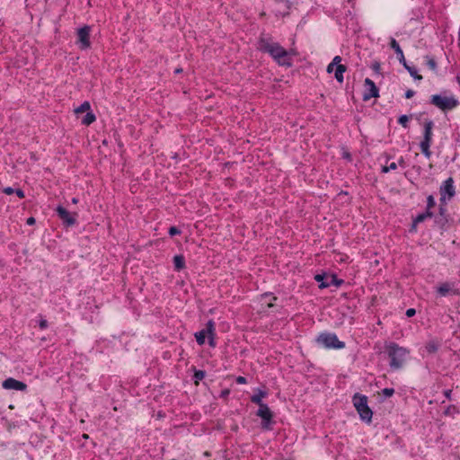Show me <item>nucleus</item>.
<instances>
[{
	"instance_id": "f257e3e1",
	"label": "nucleus",
	"mask_w": 460,
	"mask_h": 460,
	"mask_svg": "<svg viewBox=\"0 0 460 460\" xmlns=\"http://www.w3.org/2000/svg\"><path fill=\"white\" fill-rule=\"evenodd\" d=\"M259 49L269 53L279 66H292L290 53L278 42H274L270 39L261 38L259 41Z\"/></svg>"
},
{
	"instance_id": "f03ea898",
	"label": "nucleus",
	"mask_w": 460,
	"mask_h": 460,
	"mask_svg": "<svg viewBox=\"0 0 460 460\" xmlns=\"http://www.w3.org/2000/svg\"><path fill=\"white\" fill-rule=\"evenodd\" d=\"M385 349L390 358V367L393 369H400L402 367L409 350L406 348L401 347L394 342H390L385 345Z\"/></svg>"
},
{
	"instance_id": "7ed1b4c3",
	"label": "nucleus",
	"mask_w": 460,
	"mask_h": 460,
	"mask_svg": "<svg viewBox=\"0 0 460 460\" xmlns=\"http://www.w3.org/2000/svg\"><path fill=\"white\" fill-rule=\"evenodd\" d=\"M353 404L356 410L358 411V414L360 415V418L363 420L370 422L373 412L371 409L367 406V397L365 395L356 394L353 396Z\"/></svg>"
},
{
	"instance_id": "20e7f679",
	"label": "nucleus",
	"mask_w": 460,
	"mask_h": 460,
	"mask_svg": "<svg viewBox=\"0 0 460 460\" xmlns=\"http://www.w3.org/2000/svg\"><path fill=\"white\" fill-rule=\"evenodd\" d=\"M430 102L443 111H451L459 105V102L454 96L438 94L432 95Z\"/></svg>"
},
{
	"instance_id": "39448f33",
	"label": "nucleus",
	"mask_w": 460,
	"mask_h": 460,
	"mask_svg": "<svg viewBox=\"0 0 460 460\" xmlns=\"http://www.w3.org/2000/svg\"><path fill=\"white\" fill-rule=\"evenodd\" d=\"M316 341L326 349H343L345 347V343L340 341L334 333H321Z\"/></svg>"
},
{
	"instance_id": "423d86ee",
	"label": "nucleus",
	"mask_w": 460,
	"mask_h": 460,
	"mask_svg": "<svg viewBox=\"0 0 460 460\" xmlns=\"http://www.w3.org/2000/svg\"><path fill=\"white\" fill-rule=\"evenodd\" d=\"M314 279L319 283L320 288H325L332 285L340 287L343 283V280L339 279L335 275L317 274Z\"/></svg>"
},
{
	"instance_id": "0eeeda50",
	"label": "nucleus",
	"mask_w": 460,
	"mask_h": 460,
	"mask_svg": "<svg viewBox=\"0 0 460 460\" xmlns=\"http://www.w3.org/2000/svg\"><path fill=\"white\" fill-rule=\"evenodd\" d=\"M90 31L91 28L87 25L84 26L83 28H80L77 31L78 36V43L80 46V49H86L90 48L91 42H90Z\"/></svg>"
},
{
	"instance_id": "6e6552de",
	"label": "nucleus",
	"mask_w": 460,
	"mask_h": 460,
	"mask_svg": "<svg viewBox=\"0 0 460 460\" xmlns=\"http://www.w3.org/2000/svg\"><path fill=\"white\" fill-rule=\"evenodd\" d=\"M364 83L366 86V91L363 94L364 101H368L371 98H376L379 96L378 88L371 79L366 78Z\"/></svg>"
},
{
	"instance_id": "1a4fd4ad",
	"label": "nucleus",
	"mask_w": 460,
	"mask_h": 460,
	"mask_svg": "<svg viewBox=\"0 0 460 460\" xmlns=\"http://www.w3.org/2000/svg\"><path fill=\"white\" fill-rule=\"evenodd\" d=\"M57 212L60 219L66 224L67 226H73L75 224V217L76 213H69L65 208L58 206L57 208Z\"/></svg>"
},
{
	"instance_id": "9d476101",
	"label": "nucleus",
	"mask_w": 460,
	"mask_h": 460,
	"mask_svg": "<svg viewBox=\"0 0 460 460\" xmlns=\"http://www.w3.org/2000/svg\"><path fill=\"white\" fill-rule=\"evenodd\" d=\"M3 387L7 390H17V391H25L27 388V385L22 381H18L13 377H9L5 379L3 384Z\"/></svg>"
},
{
	"instance_id": "9b49d317",
	"label": "nucleus",
	"mask_w": 460,
	"mask_h": 460,
	"mask_svg": "<svg viewBox=\"0 0 460 460\" xmlns=\"http://www.w3.org/2000/svg\"><path fill=\"white\" fill-rule=\"evenodd\" d=\"M441 200L445 199V195L447 194L448 198H452L455 195L454 181L452 178H448L445 181L443 186L440 188Z\"/></svg>"
},
{
	"instance_id": "f8f14e48",
	"label": "nucleus",
	"mask_w": 460,
	"mask_h": 460,
	"mask_svg": "<svg viewBox=\"0 0 460 460\" xmlns=\"http://www.w3.org/2000/svg\"><path fill=\"white\" fill-rule=\"evenodd\" d=\"M257 415L261 417L262 420H266L267 422H270L272 418V413L270 408L265 403L259 405Z\"/></svg>"
},
{
	"instance_id": "ddd939ff",
	"label": "nucleus",
	"mask_w": 460,
	"mask_h": 460,
	"mask_svg": "<svg viewBox=\"0 0 460 460\" xmlns=\"http://www.w3.org/2000/svg\"><path fill=\"white\" fill-rule=\"evenodd\" d=\"M390 47L397 54L398 59H399L400 63H402V65H405L406 60H405L403 52H402L401 47L399 46L398 42L394 39H393V38L391 39V41H390Z\"/></svg>"
},
{
	"instance_id": "4468645a",
	"label": "nucleus",
	"mask_w": 460,
	"mask_h": 460,
	"mask_svg": "<svg viewBox=\"0 0 460 460\" xmlns=\"http://www.w3.org/2000/svg\"><path fill=\"white\" fill-rule=\"evenodd\" d=\"M432 212L427 211L421 214H419L413 220L412 226L411 227V231H416V226L419 223L423 222L427 218H430L432 217Z\"/></svg>"
},
{
	"instance_id": "2eb2a0df",
	"label": "nucleus",
	"mask_w": 460,
	"mask_h": 460,
	"mask_svg": "<svg viewBox=\"0 0 460 460\" xmlns=\"http://www.w3.org/2000/svg\"><path fill=\"white\" fill-rule=\"evenodd\" d=\"M433 121L426 120L424 123V137L423 140L430 141L432 139V128H433Z\"/></svg>"
},
{
	"instance_id": "dca6fc26",
	"label": "nucleus",
	"mask_w": 460,
	"mask_h": 460,
	"mask_svg": "<svg viewBox=\"0 0 460 460\" xmlns=\"http://www.w3.org/2000/svg\"><path fill=\"white\" fill-rule=\"evenodd\" d=\"M346 70H347V67L344 65H338V66L335 68L334 76L339 83L343 82V73Z\"/></svg>"
},
{
	"instance_id": "f3484780",
	"label": "nucleus",
	"mask_w": 460,
	"mask_h": 460,
	"mask_svg": "<svg viewBox=\"0 0 460 460\" xmlns=\"http://www.w3.org/2000/svg\"><path fill=\"white\" fill-rule=\"evenodd\" d=\"M174 268L176 270H181L185 267V261L182 255H176L173 257Z\"/></svg>"
},
{
	"instance_id": "a211bd4d",
	"label": "nucleus",
	"mask_w": 460,
	"mask_h": 460,
	"mask_svg": "<svg viewBox=\"0 0 460 460\" xmlns=\"http://www.w3.org/2000/svg\"><path fill=\"white\" fill-rule=\"evenodd\" d=\"M430 141H426V140H422L420 142V149H421V152L424 154V155L428 158L430 157L431 155V152L429 150V146H430Z\"/></svg>"
},
{
	"instance_id": "6ab92c4d",
	"label": "nucleus",
	"mask_w": 460,
	"mask_h": 460,
	"mask_svg": "<svg viewBox=\"0 0 460 460\" xmlns=\"http://www.w3.org/2000/svg\"><path fill=\"white\" fill-rule=\"evenodd\" d=\"M203 332H206L207 336H212V335H216L215 333V323L212 320H209L208 323H207V325H206V328L202 330Z\"/></svg>"
},
{
	"instance_id": "aec40b11",
	"label": "nucleus",
	"mask_w": 460,
	"mask_h": 460,
	"mask_svg": "<svg viewBox=\"0 0 460 460\" xmlns=\"http://www.w3.org/2000/svg\"><path fill=\"white\" fill-rule=\"evenodd\" d=\"M266 393L263 392V391H259V393L257 394H254L253 396H252V402L258 404V405H261V404H264L261 401V399L263 397L266 396Z\"/></svg>"
},
{
	"instance_id": "412c9836",
	"label": "nucleus",
	"mask_w": 460,
	"mask_h": 460,
	"mask_svg": "<svg viewBox=\"0 0 460 460\" xmlns=\"http://www.w3.org/2000/svg\"><path fill=\"white\" fill-rule=\"evenodd\" d=\"M96 119L95 115L93 112H87L84 118L82 120V123L84 125L89 126L93 122H94Z\"/></svg>"
},
{
	"instance_id": "4be33fe9",
	"label": "nucleus",
	"mask_w": 460,
	"mask_h": 460,
	"mask_svg": "<svg viewBox=\"0 0 460 460\" xmlns=\"http://www.w3.org/2000/svg\"><path fill=\"white\" fill-rule=\"evenodd\" d=\"M450 290H451V287L448 283H444L438 288V292L442 296H447Z\"/></svg>"
},
{
	"instance_id": "5701e85b",
	"label": "nucleus",
	"mask_w": 460,
	"mask_h": 460,
	"mask_svg": "<svg viewBox=\"0 0 460 460\" xmlns=\"http://www.w3.org/2000/svg\"><path fill=\"white\" fill-rule=\"evenodd\" d=\"M402 66L407 69V71L410 73V75L412 77H414L417 80L422 79V76L420 75L417 74V70L414 67L408 66L407 63H405V65H402Z\"/></svg>"
},
{
	"instance_id": "b1692460",
	"label": "nucleus",
	"mask_w": 460,
	"mask_h": 460,
	"mask_svg": "<svg viewBox=\"0 0 460 460\" xmlns=\"http://www.w3.org/2000/svg\"><path fill=\"white\" fill-rule=\"evenodd\" d=\"M90 108H91L90 103L88 102H84L79 107L75 109V113H83L85 111L88 112Z\"/></svg>"
},
{
	"instance_id": "393cba45",
	"label": "nucleus",
	"mask_w": 460,
	"mask_h": 460,
	"mask_svg": "<svg viewBox=\"0 0 460 460\" xmlns=\"http://www.w3.org/2000/svg\"><path fill=\"white\" fill-rule=\"evenodd\" d=\"M438 349V345L436 341H430L426 345V349L429 353H435Z\"/></svg>"
},
{
	"instance_id": "a878e982",
	"label": "nucleus",
	"mask_w": 460,
	"mask_h": 460,
	"mask_svg": "<svg viewBox=\"0 0 460 460\" xmlns=\"http://www.w3.org/2000/svg\"><path fill=\"white\" fill-rule=\"evenodd\" d=\"M207 337V334L205 332H203L202 330L199 332H196L195 333V338H196V341L199 344V345H202L205 343V339Z\"/></svg>"
},
{
	"instance_id": "bb28decb",
	"label": "nucleus",
	"mask_w": 460,
	"mask_h": 460,
	"mask_svg": "<svg viewBox=\"0 0 460 460\" xmlns=\"http://www.w3.org/2000/svg\"><path fill=\"white\" fill-rule=\"evenodd\" d=\"M427 58V65L432 70V71H436L437 70V62L435 61L434 58H429V57H426Z\"/></svg>"
},
{
	"instance_id": "cd10ccee",
	"label": "nucleus",
	"mask_w": 460,
	"mask_h": 460,
	"mask_svg": "<svg viewBox=\"0 0 460 460\" xmlns=\"http://www.w3.org/2000/svg\"><path fill=\"white\" fill-rule=\"evenodd\" d=\"M206 376L205 371L197 370L194 374V378L196 379L195 383L198 384L199 381L202 380Z\"/></svg>"
},
{
	"instance_id": "c85d7f7f",
	"label": "nucleus",
	"mask_w": 460,
	"mask_h": 460,
	"mask_svg": "<svg viewBox=\"0 0 460 460\" xmlns=\"http://www.w3.org/2000/svg\"><path fill=\"white\" fill-rule=\"evenodd\" d=\"M435 206V199L432 195H429L427 199V211H430V209Z\"/></svg>"
},
{
	"instance_id": "c756f323",
	"label": "nucleus",
	"mask_w": 460,
	"mask_h": 460,
	"mask_svg": "<svg viewBox=\"0 0 460 460\" xmlns=\"http://www.w3.org/2000/svg\"><path fill=\"white\" fill-rule=\"evenodd\" d=\"M398 121L403 128H407L409 117L407 115H402V116H400Z\"/></svg>"
},
{
	"instance_id": "7c9ffc66",
	"label": "nucleus",
	"mask_w": 460,
	"mask_h": 460,
	"mask_svg": "<svg viewBox=\"0 0 460 460\" xmlns=\"http://www.w3.org/2000/svg\"><path fill=\"white\" fill-rule=\"evenodd\" d=\"M382 394L386 397H390L394 394V390L393 388H385L382 390Z\"/></svg>"
},
{
	"instance_id": "2f4dec72",
	"label": "nucleus",
	"mask_w": 460,
	"mask_h": 460,
	"mask_svg": "<svg viewBox=\"0 0 460 460\" xmlns=\"http://www.w3.org/2000/svg\"><path fill=\"white\" fill-rule=\"evenodd\" d=\"M180 233H181V231L177 227H175V226H171L169 228V234L171 236H173L175 234H179Z\"/></svg>"
},
{
	"instance_id": "473e14b6",
	"label": "nucleus",
	"mask_w": 460,
	"mask_h": 460,
	"mask_svg": "<svg viewBox=\"0 0 460 460\" xmlns=\"http://www.w3.org/2000/svg\"><path fill=\"white\" fill-rule=\"evenodd\" d=\"M276 2L283 4L285 11H288L290 8V3L288 0H276Z\"/></svg>"
},
{
	"instance_id": "72a5a7b5",
	"label": "nucleus",
	"mask_w": 460,
	"mask_h": 460,
	"mask_svg": "<svg viewBox=\"0 0 460 460\" xmlns=\"http://www.w3.org/2000/svg\"><path fill=\"white\" fill-rule=\"evenodd\" d=\"M341 58L340 56H336L333 58V59L331 63L333 64L334 66H336V67H337L338 65H341Z\"/></svg>"
},
{
	"instance_id": "f704fd0d",
	"label": "nucleus",
	"mask_w": 460,
	"mask_h": 460,
	"mask_svg": "<svg viewBox=\"0 0 460 460\" xmlns=\"http://www.w3.org/2000/svg\"><path fill=\"white\" fill-rule=\"evenodd\" d=\"M3 191H4L5 194H7V195H11V194H13V193H14V192H15V190H14L13 188H11V187H6V188H4V189L3 190Z\"/></svg>"
},
{
	"instance_id": "c9c22d12",
	"label": "nucleus",
	"mask_w": 460,
	"mask_h": 460,
	"mask_svg": "<svg viewBox=\"0 0 460 460\" xmlns=\"http://www.w3.org/2000/svg\"><path fill=\"white\" fill-rule=\"evenodd\" d=\"M336 68V66H334L333 64L330 63L327 66V73L331 74L334 71V69Z\"/></svg>"
},
{
	"instance_id": "e433bc0d",
	"label": "nucleus",
	"mask_w": 460,
	"mask_h": 460,
	"mask_svg": "<svg viewBox=\"0 0 460 460\" xmlns=\"http://www.w3.org/2000/svg\"><path fill=\"white\" fill-rule=\"evenodd\" d=\"M415 313H416L415 309H413V308H410V309H408V310L406 311V315H407L408 317H411V316H413V315L415 314Z\"/></svg>"
},
{
	"instance_id": "4c0bfd02",
	"label": "nucleus",
	"mask_w": 460,
	"mask_h": 460,
	"mask_svg": "<svg viewBox=\"0 0 460 460\" xmlns=\"http://www.w3.org/2000/svg\"><path fill=\"white\" fill-rule=\"evenodd\" d=\"M215 336H216V335L208 336V342H209V345H210L211 347H215V346H216V343H215Z\"/></svg>"
},
{
	"instance_id": "58836bf2",
	"label": "nucleus",
	"mask_w": 460,
	"mask_h": 460,
	"mask_svg": "<svg viewBox=\"0 0 460 460\" xmlns=\"http://www.w3.org/2000/svg\"><path fill=\"white\" fill-rule=\"evenodd\" d=\"M15 194H16L20 199L24 198V192H23V191H22V190H21V189H17V190H15Z\"/></svg>"
},
{
	"instance_id": "ea45409f",
	"label": "nucleus",
	"mask_w": 460,
	"mask_h": 460,
	"mask_svg": "<svg viewBox=\"0 0 460 460\" xmlns=\"http://www.w3.org/2000/svg\"><path fill=\"white\" fill-rule=\"evenodd\" d=\"M414 93H415L414 91L407 90L406 93H405V97L407 99H410V98H411L414 95Z\"/></svg>"
},
{
	"instance_id": "a19ab883",
	"label": "nucleus",
	"mask_w": 460,
	"mask_h": 460,
	"mask_svg": "<svg viewBox=\"0 0 460 460\" xmlns=\"http://www.w3.org/2000/svg\"><path fill=\"white\" fill-rule=\"evenodd\" d=\"M236 382H237L238 384H246V378H245V377H243V376H238V377L236 378Z\"/></svg>"
},
{
	"instance_id": "79ce46f5",
	"label": "nucleus",
	"mask_w": 460,
	"mask_h": 460,
	"mask_svg": "<svg viewBox=\"0 0 460 460\" xmlns=\"http://www.w3.org/2000/svg\"><path fill=\"white\" fill-rule=\"evenodd\" d=\"M47 326H48V323H47V321H46V320H41V321L40 322V327L41 329H45Z\"/></svg>"
},
{
	"instance_id": "37998d69",
	"label": "nucleus",
	"mask_w": 460,
	"mask_h": 460,
	"mask_svg": "<svg viewBox=\"0 0 460 460\" xmlns=\"http://www.w3.org/2000/svg\"><path fill=\"white\" fill-rule=\"evenodd\" d=\"M343 157L348 160H351V155L348 151L343 152Z\"/></svg>"
},
{
	"instance_id": "c03bdc74",
	"label": "nucleus",
	"mask_w": 460,
	"mask_h": 460,
	"mask_svg": "<svg viewBox=\"0 0 460 460\" xmlns=\"http://www.w3.org/2000/svg\"><path fill=\"white\" fill-rule=\"evenodd\" d=\"M27 224L31 226V225H34L35 224V218L31 217L27 219Z\"/></svg>"
},
{
	"instance_id": "a18cd8bd",
	"label": "nucleus",
	"mask_w": 460,
	"mask_h": 460,
	"mask_svg": "<svg viewBox=\"0 0 460 460\" xmlns=\"http://www.w3.org/2000/svg\"><path fill=\"white\" fill-rule=\"evenodd\" d=\"M270 422H267L266 420H262V428L265 429H270Z\"/></svg>"
},
{
	"instance_id": "49530a36",
	"label": "nucleus",
	"mask_w": 460,
	"mask_h": 460,
	"mask_svg": "<svg viewBox=\"0 0 460 460\" xmlns=\"http://www.w3.org/2000/svg\"><path fill=\"white\" fill-rule=\"evenodd\" d=\"M388 168H389V171H391V170H395V169L397 168V165H396V164H395V163H392V164L388 166Z\"/></svg>"
},
{
	"instance_id": "de8ad7c7",
	"label": "nucleus",
	"mask_w": 460,
	"mask_h": 460,
	"mask_svg": "<svg viewBox=\"0 0 460 460\" xmlns=\"http://www.w3.org/2000/svg\"><path fill=\"white\" fill-rule=\"evenodd\" d=\"M382 172H389V168H388V166H385V167H383Z\"/></svg>"
},
{
	"instance_id": "09e8293b",
	"label": "nucleus",
	"mask_w": 460,
	"mask_h": 460,
	"mask_svg": "<svg viewBox=\"0 0 460 460\" xmlns=\"http://www.w3.org/2000/svg\"><path fill=\"white\" fill-rule=\"evenodd\" d=\"M228 394H229L228 390H225V391L222 392V395L223 396H226Z\"/></svg>"
},
{
	"instance_id": "8fccbe9b",
	"label": "nucleus",
	"mask_w": 460,
	"mask_h": 460,
	"mask_svg": "<svg viewBox=\"0 0 460 460\" xmlns=\"http://www.w3.org/2000/svg\"><path fill=\"white\" fill-rule=\"evenodd\" d=\"M78 202V199L76 198L72 199V203L76 204Z\"/></svg>"
},
{
	"instance_id": "3c124183",
	"label": "nucleus",
	"mask_w": 460,
	"mask_h": 460,
	"mask_svg": "<svg viewBox=\"0 0 460 460\" xmlns=\"http://www.w3.org/2000/svg\"><path fill=\"white\" fill-rule=\"evenodd\" d=\"M182 69L181 68H177L175 69V73L176 74H179V73H181Z\"/></svg>"
},
{
	"instance_id": "603ef678",
	"label": "nucleus",
	"mask_w": 460,
	"mask_h": 460,
	"mask_svg": "<svg viewBox=\"0 0 460 460\" xmlns=\"http://www.w3.org/2000/svg\"><path fill=\"white\" fill-rule=\"evenodd\" d=\"M450 393H451V391H447V392L445 393L446 396H447V397H449V396H450Z\"/></svg>"
},
{
	"instance_id": "864d4df0",
	"label": "nucleus",
	"mask_w": 460,
	"mask_h": 460,
	"mask_svg": "<svg viewBox=\"0 0 460 460\" xmlns=\"http://www.w3.org/2000/svg\"><path fill=\"white\" fill-rule=\"evenodd\" d=\"M83 437H84V438H89L87 434H84Z\"/></svg>"
},
{
	"instance_id": "5fc2aeb1",
	"label": "nucleus",
	"mask_w": 460,
	"mask_h": 460,
	"mask_svg": "<svg viewBox=\"0 0 460 460\" xmlns=\"http://www.w3.org/2000/svg\"><path fill=\"white\" fill-rule=\"evenodd\" d=\"M379 67V65H376L375 69H377Z\"/></svg>"
}]
</instances>
